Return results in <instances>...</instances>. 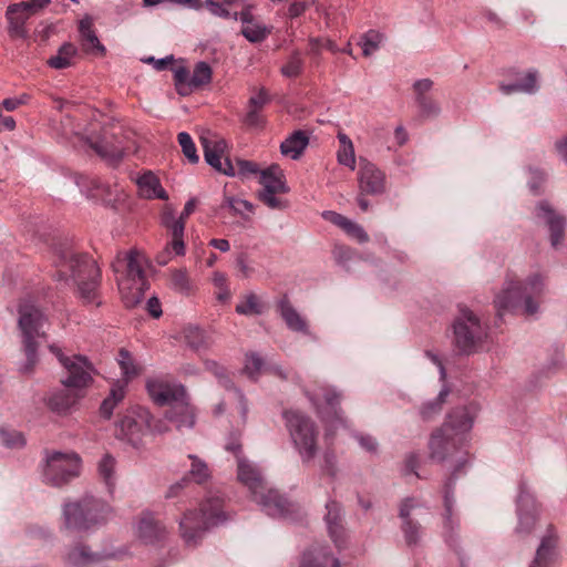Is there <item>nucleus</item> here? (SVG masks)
<instances>
[{
    "label": "nucleus",
    "mask_w": 567,
    "mask_h": 567,
    "mask_svg": "<svg viewBox=\"0 0 567 567\" xmlns=\"http://www.w3.org/2000/svg\"><path fill=\"white\" fill-rule=\"evenodd\" d=\"M226 450L234 453L237 461V478L246 486L252 499L261 509L272 517H288L295 512V505L282 498L277 491L267 487L260 468L241 454V445L238 442H229Z\"/></svg>",
    "instance_id": "1"
},
{
    "label": "nucleus",
    "mask_w": 567,
    "mask_h": 567,
    "mask_svg": "<svg viewBox=\"0 0 567 567\" xmlns=\"http://www.w3.org/2000/svg\"><path fill=\"white\" fill-rule=\"evenodd\" d=\"M546 291V277L542 272L530 274L524 281L508 275L503 288L495 296L494 303L498 316L513 312L522 305L527 316L539 311L540 298Z\"/></svg>",
    "instance_id": "2"
},
{
    "label": "nucleus",
    "mask_w": 567,
    "mask_h": 567,
    "mask_svg": "<svg viewBox=\"0 0 567 567\" xmlns=\"http://www.w3.org/2000/svg\"><path fill=\"white\" fill-rule=\"evenodd\" d=\"M478 408L476 404L454 409L441 429L430 439V456L444 461L447 455L465 443V435L472 430Z\"/></svg>",
    "instance_id": "3"
},
{
    "label": "nucleus",
    "mask_w": 567,
    "mask_h": 567,
    "mask_svg": "<svg viewBox=\"0 0 567 567\" xmlns=\"http://www.w3.org/2000/svg\"><path fill=\"white\" fill-rule=\"evenodd\" d=\"M146 390L154 403L169 405L167 419L177 430L192 429L195 424L194 410L189 405L185 388L167 375H155L146 380Z\"/></svg>",
    "instance_id": "4"
},
{
    "label": "nucleus",
    "mask_w": 567,
    "mask_h": 567,
    "mask_svg": "<svg viewBox=\"0 0 567 567\" xmlns=\"http://www.w3.org/2000/svg\"><path fill=\"white\" fill-rule=\"evenodd\" d=\"M146 264L144 255L136 250L117 254L112 264L122 300L127 308L138 305L148 288Z\"/></svg>",
    "instance_id": "5"
},
{
    "label": "nucleus",
    "mask_w": 567,
    "mask_h": 567,
    "mask_svg": "<svg viewBox=\"0 0 567 567\" xmlns=\"http://www.w3.org/2000/svg\"><path fill=\"white\" fill-rule=\"evenodd\" d=\"M56 267L59 279H72L78 285L83 302L99 305L96 297L100 269L92 258L66 250L59 257Z\"/></svg>",
    "instance_id": "6"
},
{
    "label": "nucleus",
    "mask_w": 567,
    "mask_h": 567,
    "mask_svg": "<svg viewBox=\"0 0 567 567\" xmlns=\"http://www.w3.org/2000/svg\"><path fill=\"white\" fill-rule=\"evenodd\" d=\"M227 520L219 496L208 497L200 506L199 514L187 512L179 522L181 535L187 545H195L204 533Z\"/></svg>",
    "instance_id": "7"
},
{
    "label": "nucleus",
    "mask_w": 567,
    "mask_h": 567,
    "mask_svg": "<svg viewBox=\"0 0 567 567\" xmlns=\"http://www.w3.org/2000/svg\"><path fill=\"white\" fill-rule=\"evenodd\" d=\"M45 317L32 301H24L19 307V328L27 357L25 364L21 368L29 372L37 363L38 339L44 338Z\"/></svg>",
    "instance_id": "8"
},
{
    "label": "nucleus",
    "mask_w": 567,
    "mask_h": 567,
    "mask_svg": "<svg viewBox=\"0 0 567 567\" xmlns=\"http://www.w3.org/2000/svg\"><path fill=\"white\" fill-rule=\"evenodd\" d=\"M82 460L75 452H47L41 464V481L53 487H61L78 477Z\"/></svg>",
    "instance_id": "9"
},
{
    "label": "nucleus",
    "mask_w": 567,
    "mask_h": 567,
    "mask_svg": "<svg viewBox=\"0 0 567 567\" xmlns=\"http://www.w3.org/2000/svg\"><path fill=\"white\" fill-rule=\"evenodd\" d=\"M109 513V505L92 496L66 503L63 507L65 525L79 530H87L94 525L105 522Z\"/></svg>",
    "instance_id": "10"
},
{
    "label": "nucleus",
    "mask_w": 567,
    "mask_h": 567,
    "mask_svg": "<svg viewBox=\"0 0 567 567\" xmlns=\"http://www.w3.org/2000/svg\"><path fill=\"white\" fill-rule=\"evenodd\" d=\"M284 419L295 449L303 462H309L317 453L318 433L315 423L296 410L286 411Z\"/></svg>",
    "instance_id": "11"
},
{
    "label": "nucleus",
    "mask_w": 567,
    "mask_h": 567,
    "mask_svg": "<svg viewBox=\"0 0 567 567\" xmlns=\"http://www.w3.org/2000/svg\"><path fill=\"white\" fill-rule=\"evenodd\" d=\"M453 327L455 344L463 353L475 352L486 338V330L480 319L467 308H461Z\"/></svg>",
    "instance_id": "12"
},
{
    "label": "nucleus",
    "mask_w": 567,
    "mask_h": 567,
    "mask_svg": "<svg viewBox=\"0 0 567 567\" xmlns=\"http://www.w3.org/2000/svg\"><path fill=\"white\" fill-rule=\"evenodd\" d=\"M151 429V414L143 406L130 408L116 424L115 435L135 449L142 444L146 430Z\"/></svg>",
    "instance_id": "13"
},
{
    "label": "nucleus",
    "mask_w": 567,
    "mask_h": 567,
    "mask_svg": "<svg viewBox=\"0 0 567 567\" xmlns=\"http://www.w3.org/2000/svg\"><path fill=\"white\" fill-rule=\"evenodd\" d=\"M50 350L55 353L66 371V375L62 380L65 388H74L80 391L91 383L94 369L85 357L75 354L65 357L55 346H50Z\"/></svg>",
    "instance_id": "14"
},
{
    "label": "nucleus",
    "mask_w": 567,
    "mask_h": 567,
    "mask_svg": "<svg viewBox=\"0 0 567 567\" xmlns=\"http://www.w3.org/2000/svg\"><path fill=\"white\" fill-rule=\"evenodd\" d=\"M259 183L262 185V190L259 193V199L266 206L271 209L286 208V202L276 196L277 194H286L289 192L284 171L279 165L272 164L260 171Z\"/></svg>",
    "instance_id": "15"
},
{
    "label": "nucleus",
    "mask_w": 567,
    "mask_h": 567,
    "mask_svg": "<svg viewBox=\"0 0 567 567\" xmlns=\"http://www.w3.org/2000/svg\"><path fill=\"white\" fill-rule=\"evenodd\" d=\"M199 140L206 163L224 175L235 176V166L226 155V141L210 131L202 133Z\"/></svg>",
    "instance_id": "16"
},
{
    "label": "nucleus",
    "mask_w": 567,
    "mask_h": 567,
    "mask_svg": "<svg viewBox=\"0 0 567 567\" xmlns=\"http://www.w3.org/2000/svg\"><path fill=\"white\" fill-rule=\"evenodd\" d=\"M516 512L518 524L515 532L519 535L529 534L534 529L536 519L540 512V505L536 502L532 489L525 483L519 485Z\"/></svg>",
    "instance_id": "17"
},
{
    "label": "nucleus",
    "mask_w": 567,
    "mask_h": 567,
    "mask_svg": "<svg viewBox=\"0 0 567 567\" xmlns=\"http://www.w3.org/2000/svg\"><path fill=\"white\" fill-rule=\"evenodd\" d=\"M307 394L323 421L330 422V417H333L334 421H331V426L336 429V424H343V420L337 409L340 403V393L334 389L319 388L312 393L308 392Z\"/></svg>",
    "instance_id": "18"
},
{
    "label": "nucleus",
    "mask_w": 567,
    "mask_h": 567,
    "mask_svg": "<svg viewBox=\"0 0 567 567\" xmlns=\"http://www.w3.org/2000/svg\"><path fill=\"white\" fill-rule=\"evenodd\" d=\"M162 224L169 230L172 240L167 244L165 250L157 257L158 264L165 265L172 254L175 256L185 255L184 244V224L183 221H174V213L166 208L162 215Z\"/></svg>",
    "instance_id": "19"
},
{
    "label": "nucleus",
    "mask_w": 567,
    "mask_h": 567,
    "mask_svg": "<svg viewBox=\"0 0 567 567\" xmlns=\"http://www.w3.org/2000/svg\"><path fill=\"white\" fill-rule=\"evenodd\" d=\"M358 183L362 193L378 195L385 189V176L373 163L359 158Z\"/></svg>",
    "instance_id": "20"
},
{
    "label": "nucleus",
    "mask_w": 567,
    "mask_h": 567,
    "mask_svg": "<svg viewBox=\"0 0 567 567\" xmlns=\"http://www.w3.org/2000/svg\"><path fill=\"white\" fill-rule=\"evenodd\" d=\"M134 534L144 544H155L166 536L167 530L152 513L144 512L136 519Z\"/></svg>",
    "instance_id": "21"
},
{
    "label": "nucleus",
    "mask_w": 567,
    "mask_h": 567,
    "mask_svg": "<svg viewBox=\"0 0 567 567\" xmlns=\"http://www.w3.org/2000/svg\"><path fill=\"white\" fill-rule=\"evenodd\" d=\"M327 514L324 520L329 535L338 548H343L347 545V533L341 524V507L339 503L329 501L326 504Z\"/></svg>",
    "instance_id": "22"
},
{
    "label": "nucleus",
    "mask_w": 567,
    "mask_h": 567,
    "mask_svg": "<svg viewBox=\"0 0 567 567\" xmlns=\"http://www.w3.org/2000/svg\"><path fill=\"white\" fill-rule=\"evenodd\" d=\"M557 535L555 528L549 525L546 534L542 537L540 544L536 550L535 558L529 567H549L556 557Z\"/></svg>",
    "instance_id": "23"
},
{
    "label": "nucleus",
    "mask_w": 567,
    "mask_h": 567,
    "mask_svg": "<svg viewBox=\"0 0 567 567\" xmlns=\"http://www.w3.org/2000/svg\"><path fill=\"white\" fill-rule=\"evenodd\" d=\"M536 216L547 224L550 231L551 246L557 247L564 238V219L560 216H557L546 203L538 204L536 208Z\"/></svg>",
    "instance_id": "24"
},
{
    "label": "nucleus",
    "mask_w": 567,
    "mask_h": 567,
    "mask_svg": "<svg viewBox=\"0 0 567 567\" xmlns=\"http://www.w3.org/2000/svg\"><path fill=\"white\" fill-rule=\"evenodd\" d=\"M82 394L74 388H65L52 392L48 398V406L55 413H69L78 403Z\"/></svg>",
    "instance_id": "25"
},
{
    "label": "nucleus",
    "mask_w": 567,
    "mask_h": 567,
    "mask_svg": "<svg viewBox=\"0 0 567 567\" xmlns=\"http://www.w3.org/2000/svg\"><path fill=\"white\" fill-rule=\"evenodd\" d=\"M417 506L419 503L414 498H406L400 507V516L403 519L402 529L409 547L417 546L421 539L420 526L409 518L411 511Z\"/></svg>",
    "instance_id": "26"
},
{
    "label": "nucleus",
    "mask_w": 567,
    "mask_h": 567,
    "mask_svg": "<svg viewBox=\"0 0 567 567\" xmlns=\"http://www.w3.org/2000/svg\"><path fill=\"white\" fill-rule=\"evenodd\" d=\"M30 17V12L23 7L21 2L10 4L6 11L9 33L12 37L25 38L27 31L24 24Z\"/></svg>",
    "instance_id": "27"
},
{
    "label": "nucleus",
    "mask_w": 567,
    "mask_h": 567,
    "mask_svg": "<svg viewBox=\"0 0 567 567\" xmlns=\"http://www.w3.org/2000/svg\"><path fill=\"white\" fill-rule=\"evenodd\" d=\"M79 33L82 48L90 53H105L104 45L100 42L94 29L93 19L86 14L79 21Z\"/></svg>",
    "instance_id": "28"
},
{
    "label": "nucleus",
    "mask_w": 567,
    "mask_h": 567,
    "mask_svg": "<svg viewBox=\"0 0 567 567\" xmlns=\"http://www.w3.org/2000/svg\"><path fill=\"white\" fill-rule=\"evenodd\" d=\"M278 310L290 330L306 334L309 333L306 319L293 308L287 297L279 300Z\"/></svg>",
    "instance_id": "29"
},
{
    "label": "nucleus",
    "mask_w": 567,
    "mask_h": 567,
    "mask_svg": "<svg viewBox=\"0 0 567 567\" xmlns=\"http://www.w3.org/2000/svg\"><path fill=\"white\" fill-rule=\"evenodd\" d=\"M300 567H339V561L323 546L316 545L303 553Z\"/></svg>",
    "instance_id": "30"
},
{
    "label": "nucleus",
    "mask_w": 567,
    "mask_h": 567,
    "mask_svg": "<svg viewBox=\"0 0 567 567\" xmlns=\"http://www.w3.org/2000/svg\"><path fill=\"white\" fill-rule=\"evenodd\" d=\"M99 477L110 491H113L117 480V460L111 453H104L96 463Z\"/></svg>",
    "instance_id": "31"
},
{
    "label": "nucleus",
    "mask_w": 567,
    "mask_h": 567,
    "mask_svg": "<svg viewBox=\"0 0 567 567\" xmlns=\"http://www.w3.org/2000/svg\"><path fill=\"white\" fill-rule=\"evenodd\" d=\"M137 187L140 195L144 198H167V194L161 186L158 178L151 172L138 177Z\"/></svg>",
    "instance_id": "32"
},
{
    "label": "nucleus",
    "mask_w": 567,
    "mask_h": 567,
    "mask_svg": "<svg viewBox=\"0 0 567 567\" xmlns=\"http://www.w3.org/2000/svg\"><path fill=\"white\" fill-rule=\"evenodd\" d=\"M339 147L337 150V162L339 165L346 166L351 171L355 169L357 157L354 145L351 138L343 132L337 135Z\"/></svg>",
    "instance_id": "33"
},
{
    "label": "nucleus",
    "mask_w": 567,
    "mask_h": 567,
    "mask_svg": "<svg viewBox=\"0 0 567 567\" xmlns=\"http://www.w3.org/2000/svg\"><path fill=\"white\" fill-rule=\"evenodd\" d=\"M308 143L309 138L307 134L305 132L297 131L281 143V154L291 159H297L303 153Z\"/></svg>",
    "instance_id": "34"
},
{
    "label": "nucleus",
    "mask_w": 567,
    "mask_h": 567,
    "mask_svg": "<svg viewBox=\"0 0 567 567\" xmlns=\"http://www.w3.org/2000/svg\"><path fill=\"white\" fill-rule=\"evenodd\" d=\"M221 208H227L233 215L244 220H249L254 214V205L250 202L231 195L224 196Z\"/></svg>",
    "instance_id": "35"
},
{
    "label": "nucleus",
    "mask_w": 567,
    "mask_h": 567,
    "mask_svg": "<svg viewBox=\"0 0 567 567\" xmlns=\"http://www.w3.org/2000/svg\"><path fill=\"white\" fill-rule=\"evenodd\" d=\"M117 362L121 368V373L124 381L122 384L124 386L142 372V368L135 362L132 354L125 349L120 350Z\"/></svg>",
    "instance_id": "36"
},
{
    "label": "nucleus",
    "mask_w": 567,
    "mask_h": 567,
    "mask_svg": "<svg viewBox=\"0 0 567 567\" xmlns=\"http://www.w3.org/2000/svg\"><path fill=\"white\" fill-rule=\"evenodd\" d=\"M502 92L509 94L513 92L535 93L538 90V75L536 71H528L518 82L511 85H501Z\"/></svg>",
    "instance_id": "37"
},
{
    "label": "nucleus",
    "mask_w": 567,
    "mask_h": 567,
    "mask_svg": "<svg viewBox=\"0 0 567 567\" xmlns=\"http://www.w3.org/2000/svg\"><path fill=\"white\" fill-rule=\"evenodd\" d=\"M78 50L72 43H64L58 53L48 60V64L56 70L65 69L72 65Z\"/></svg>",
    "instance_id": "38"
},
{
    "label": "nucleus",
    "mask_w": 567,
    "mask_h": 567,
    "mask_svg": "<svg viewBox=\"0 0 567 567\" xmlns=\"http://www.w3.org/2000/svg\"><path fill=\"white\" fill-rule=\"evenodd\" d=\"M100 558L99 554L89 551L84 546H76L68 553L66 563L73 567H85Z\"/></svg>",
    "instance_id": "39"
},
{
    "label": "nucleus",
    "mask_w": 567,
    "mask_h": 567,
    "mask_svg": "<svg viewBox=\"0 0 567 567\" xmlns=\"http://www.w3.org/2000/svg\"><path fill=\"white\" fill-rule=\"evenodd\" d=\"M125 386L116 383L112 389L110 395L103 400L100 412L105 419H110L113 414L115 406L124 399Z\"/></svg>",
    "instance_id": "40"
},
{
    "label": "nucleus",
    "mask_w": 567,
    "mask_h": 567,
    "mask_svg": "<svg viewBox=\"0 0 567 567\" xmlns=\"http://www.w3.org/2000/svg\"><path fill=\"white\" fill-rule=\"evenodd\" d=\"M384 40V34L377 30H369L365 32L359 43L362 48L363 55L371 56L374 54L380 49Z\"/></svg>",
    "instance_id": "41"
},
{
    "label": "nucleus",
    "mask_w": 567,
    "mask_h": 567,
    "mask_svg": "<svg viewBox=\"0 0 567 567\" xmlns=\"http://www.w3.org/2000/svg\"><path fill=\"white\" fill-rule=\"evenodd\" d=\"M186 343L194 350L200 351L208 347L205 331L196 326H189L184 330Z\"/></svg>",
    "instance_id": "42"
},
{
    "label": "nucleus",
    "mask_w": 567,
    "mask_h": 567,
    "mask_svg": "<svg viewBox=\"0 0 567 567\" xmlns=\"http://www.w3.org/2000/svg\"><path fill=\"white\" fill-rule=\"evenodd\" d=\"M174 82L181 95H188L192 92V74L184 65L173 66Z\"/></svg>",
    "instance_id": "43"
},
{
    "label": "nucleus",
    "mask_w": 567,
    "mask_h": 567,
    "mask_svg": "<svg viewBox=\"0 0 567 567\" xmlns=\"http://www.w3.org/2000/svg\"><path fill=\"white\" fill-rule=\"evenodd\" d=\"M212 68L206 62H198L192 73V91L208 84L212 81Z\"/></svg>",
    "instance_id": "44"
},
{
    "label": "nucleus",
    "mask_w": 567,
    "mask_h": 567,
    "mask_svg": "<svg viewBox=\"0 0 567 567\" xmlns=\"http://www.w3.org/2000/svg\"><path fill=\"white\" fill-rule=\"evenodd\" d=\"M172 286L173 289L183 293L189 295L193 290V284L189 279L188 272L185 268L175 269L172 271Z\"/></svg>",
    "instance_id": "45"
},
{
    "label": "nucleus",
    "mask_w": 567,
    "mask_h": 567,
    "mask_svg": "<svg viewBox=\"0 0 567 567\" xmlns=\"http://www.w3.org/2000/svg\"><path fill=\"white\" fill-rule=\"evenodd\" d=\"M236 311L239 315L251 316L259 315L262 311V307L256 295L249 293L236 306Z\"/></svg>",
    "instance_id": "46"
},
{
    "label": "nucleus",
    "mask_w": 567,
    "mask_h": 567,
    "mask_svg": "<svg viewBox=\"0 0 567 567\" xmlns=\"http://www.w3.org/2000/svg\"><path fill=\"white\" fill-rule=\"evenodd\" d=\"M449 395V390L446 388H443L437 398L433 401H430L425 403L421 409V415L424 420L431 419L433 415L437 414L441 409L442 404L444 403L446 396Z\"/></svg>",
    "instance_id": "47"
},
{
    "label": "nucleus",
    "mask_w": 567,
    "mask_h": 567,
    "mask_svg": "<svg viewBox=\"0 0 567 567\" xmlns=\"http://www.w3.org/2000/svg\"><path fill=\"white\" fill-rule=\"evenodd\" d=\"M0 443L9 449H20L24 446L25 439L21 432L0 429Z\"/></svg>",
    "instance_id": "48"
},
{
    "label": "nucleus",
    "mask_w": 567,
    "mask_h": 567,
    "mask_svg": "<svg viewBox=\"0 0 567 567\" xmlns=\"http://www.w3.org/2000/svg\"><path fill=\"white\" fill-rule=\"evenodd\" d=\"M236 1L237 0H205V8L215 17L229 19L230 11L228 7Z\"/></svg>",
    "instance_id": "49"
},
{
    "label": "nucleus",
    "mask_w": 567,
    "mask_h": 567,
    "mask_svg": "<svg viewBox=\"0 0 567 567\" xmlns=\"http://www.w3.org/2000/svg\"><path fill=\"white\" fill-rule=\"evenodd\" d=\"M241 33L248 41L259 42L267 37L269 30L260 23L251 22L243 27Z\"/></svg>",
    "instance_id": "50"
},
{
    "label": "nucleus",
    "mask_w": 567,
    "mask_h": 567,
    "mask_svg": "<svg viewBox=\"0 0 567 567\" xmlns=\"http://www.w3.org/2000/svg\"><path fill=\"white\" fill-rule=\"evenodd\" d=\"M303 69V60L299 52H293L282 65L281 73L287 78L298 76Z\"/></svg>",
    "instance_id": "51"
},
{
    "label": "nucleus",
    "mask_w": 567,
    "mask_h": 567,
    "mask_svg": "<svg viewBox=\"0 0 567 567\" xmlns=\"http://www.w3.org/2000/svg\"><path fill=\"white\" fill-rule=\"evenodd\" d=\"M178 143L182 147L184 155L192 164H196L199 161L197 155L196 146L190 135L186 132H181L177 136Z\"/></svg>",
    "instance_id": "52"
},
{
    "label": "nucleus",
    "mask_w": 567,
    "mask_h": 567,
    "mask_svg": "<svg viewBox=\"0 0 567 567\" xmlns=\"http://www.w3.org/2000/svg\"><path fill=\"white\" fill-rule=\"evenodd\" d=\"M265 367L264 360L257 353H249L246 355L245 373L250 379H256Z\"/></svg>",
    "instance_id": "53"
},
{
    "label": "nucleus",
    "mask_w": 567,
    "mask_h": 567,
    "mask_svg": "<svg viewBox=\"0 0 567 567\" xmlns=\"http://www.w3.org/2000/svg\"><path fill=\"white\" fill-rule=\"evenodd\" d=\"M189 458L192 461L189 470L190 477L197 483L204 482L209 476L206 463L194 455H189Z\"/></svg>",
    "instance_id": "54"
},
{
    "label": "nucleus",
    "mask_w": 567,
    "mask_h": 567,
    "mask_svg": "<svg viewBox=\"0 0 567 567\" xmlns=\"http://www.w3.org/2000/svg\"><path fill=\"white\" fill-rule=\"evenodd\" d=\"M416 101L423 116L433 117L440 114L441 107L432 99H429L427 96H419L416 97Z\"/></svg>",
    "instance_id": "55"
},
{
    "label": "nucleus",
    "mask_w": 567,
    "mask_h": 567,
    "mask_svg": "<svg viewBox=\"0 0 567 567\" xmlns=\"http://www.w3.org/2000/svg\"><path fill=\"white\" fill-rule=\"evenodd\" d=\"M94 150L97 154L112 163L118 162L123 156V150L121 147H109L103 143H96Z\"/></svg>",
    "instance_id": "56"
},
{
    "label": "nucleus",
    "mask_w": 567,
    "mask_h": 567,
    "mask_svg": "<svg viewBox=\"0 0 567 567\" xmlns=\"http://www.w3.org/2000/svg\"><path fill=\"white\" fill-rule=\"evenodd\" d=\"M233 165L235 166V176L248 177L259 172L258 165L251 161L238 158Z\"/></svg>",
    "instance_id": "57"
},
{
    "label": "nucleus",
    "mask_w": 567,
    "mask_h": 567,
    "mask_svg": "<svg viewBox=\"0 0 567 567\" xmlns=\"http://www.w3.org/2000/svg\"><path fill=\"white\" fill-rule=\"evenodd\" d=\"M244 123L249 127H261L264 125L261 110L248 105Z\"/></svg>",
    "instance_id": "58"
},
{
    "label": "nucleus",
    "mask_w": 567,
    "mask_h": 567,
    "mask_svg": "<svg viewBox=\"0 0 567 567\" xmlns=\"http://www.w3.org/2000/svg\"><path fill=\"white\" fill-rule=\"evenodd\" d=\"M349 236L357 239L359 243H365L369 239L365 230L357 223L349 220L346 228L343 229Z\"/></svg>",
    "instance_id": "59"
},
{
    "label": "nucleus",
    "mask_w": 567,
    "mask_h": 567,
    "mask_svg": "<svg viewBox=\"0 0 567 567\" xmlns=\"http://www.w3.org/2000/svg\"><path fill=\"white\" fill-rule=\"evenodd\" d=\"M311 0H298L292 2L288 8V14L290 18H297L301 16L311 4Z\"/></svg>",
    "instance_id": "60"
},
{
    "label": "nucleus",
    "mask_w": 567,
    "mask_h": 567,
    "mask_svg": "<svg viewBox=\"0 0 567 567\" xmlns=\"http://www.w3.org/2000/svg\"><path fill=\"white\" fill-rule=\"evenodd\" d=\"M269 97L265 89H260L255 95H252L249 101L248 105L251 107L260 109L262 110L264 106L268 103Z\"/></svg>",
    "instance_id": "61"
},
{
    "label": "nucleus",
    "mask_w": 567,
    "mask_h": 567,
    "mask_svg": "<svg viewBox=\"0 0 567 567\" xmlns=\"http://www.w3.org/2000/svg\"><path fill=\"white\" fill-rule=\"evenodd\" d=\"M323 218L331 221L332 224L339 226L340 228L344 229L347 224L349 223V218L338 214V213H334V212H324L322 214Z\"/></svg>",
    "instance_id": "62"
},
{
    "label": "nucleus",
    "mask_w": 567,
    "mask_h": 567,
    "mask_svg": "<svg viewBox=\"0 0 567 567\" xmlns=\"http://www.w3.org/2000/svg\"><path fill=\"white\" fill-rule=\"evenodd\" d=\"M323 49H326L323 45V38H319V37L309 38L308 54L317 58L321 54Z\"/></svg>",
    "instance_id": "63"
},
{
    "label": "nucleus",
    "mask_w": 567,
    "mask_h": 567,
    "mask_svg": "<svg viewBox=\"0 0 567 567\" xmlns=\"http://www.w3.org/2000/svg\"><path fill=\"white\" fill-rule=\"evenodd\" d=\"M143 61L146 63H152L157 71H162V70L167 69L168 65H171L173 63L174 58H173V55H168V56H165L162 59H155L153 56H150Z\"/></svg>",
    "instance_id": "64"
}]
</instances>
